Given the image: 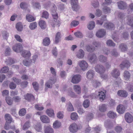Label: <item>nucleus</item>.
I'll use <instances>...</instances> for the list:
<instances>
[{
    "instance_id": "nucleus-27",
    "label": "nucleus",
    "mask_w": 133,
    "mask_h": 133,
    "mask_svg": "<svg viewBox=\"0 0 133 133\" xmlns=\"http://www.w3.org/2000/svg\"><path fill=\"white\" fill-rule=\"evenodd\" d=\"M5 118L6 121V123L10 124L12 121V118L9 114H6L5 115Z\"/></svg>"
},
{
    "instance_id": "nucleus-58",
    "label": "nucleus",
    "mask_w": 133,
    "mask_h": 133,
    "mask_svg": "<svg viewBox=\"0 0 133 133\" xmlns=\"http://www.w3.org/2000/svg\"><path fill=\"white\" fill-rule=\"evenodd\" d=\"M5 62H6V64L7 65H11L15 62V61L13 59L10 58H9L8 60L5 61Z\"/></svg>"
},
{
    "instance_id": "nucleus-8",
    "label": "nucleus",
    "mask_w": 133,
    "mask_h": 133,
    "mask_svg": "<svg viewBox=\"0 0 133 133\" xmlns=\"http://www.w3.org/2000/svg\"><path fill=\"white\" fill-rule=\"evenodd\" d=\"M118 8L120 9L124 10L126 9L127 4L124 1H121L117 2Z\"/></svg>"
},
{
    "instance_id": "nucleus-17",
    "label": "nucleus",
    "mask_w": 133,
    "mask_h": 133,
    "mask_svg": "<svg viewBox=\"0 0 133 133\" xmlns=\"http://www.w3.org/2000/svg\"><path fill=\"white\" fill-rule=\"evenodd\" d=\"M120 74L119 71L116 69H114L111 72L112 75L115 78L118 77L119 76Z\"/></svg>"
},
{
    "instance_id": "nucleus-37",
    "label": "nucleus",
    "mask_w": 133,
    "mask_h": 133,
    "mask_svg": "<svg viewBox=\"0 0 133 133\" xmlns=\"http://www.w3.org/2000/svg\"><path fill=\"white\" fill-rule=\"evenodd\" d=\"M127 23L129 25L133 23V17L131 15H128L127 16Z\"/></svg>"
},
{
    "instance_id": "nucleus-6",
    "label": "nucleus",
    "mask_w": 133,
    "mask_h": 133,
    "mask_svg": "<svg viewBox=\"0 0 133 133\" xmlns=\"http://www.w3.org/2000/svg\"><path fill=\"white\" fill-rule=\"evenodd\" d=\"M23 47L20 43L16 44L14 45L12 48L13 50L17 52H21L23 49Z\"/></svg>"
},
{
    "instance_id": "nucleus-47",
    "label": "nucleus",
    "mask_w": 133,
    "mask_h": 133,
    "mask_svg": "<svg viewBox=\"0 0 133 133\" xmlns=\"http://www.w3.org/2000/svg\"><path fill=\"white\" fill-rule=\"evenodd\" d=\"M9 70V68L8 66H5L2 68L0 71V72L1 73H5L8 72Z\"/></svg>"
},
{
    "instance_id": "nucleus-2",
    "label": "nucleus",
    "mask_w": 133,
    "mask_h": 133,
    "mask_svg": "<svg viewBox=\"0 0 133 133\" xmlns=\"http://www.w3.org/2000/svg\"><path fill=\"white\" fill-rule=\"evenodd\" d=\"M78 64L81 69L83 71H85L88 66V63L84 60L79 62Z\"/></svg>"
},
{
    "instance_id": "nucleus-31",
    "label": "nucleus",
    "mask_w": 133,
    "mask_h": 133,
    "mask_svg": "<svg viewBox=\"0 0 133 133\" xmlns=\"http://www.w3.org/2000/svg\"><path fill=\"white\" fill-rule=\"evenodd\" d=\"M123 76L124 79L127 80L130 78L131 74L128 71H125L124 72Z\"/></svg>"
},
{
    "instance_id": "nucleus-24",
    "label": "nucleus",
    "mask_w": 133,
    "mask_h": 133,
    "mask_svg": "<svg viewBox=\"0 0 133 133\" xmlns=\"http://www.w3.org/2000/svg\"><path fill=\"white\" fill-rule=\"evenodd\" d=\"M22 55L24 58H29L31 56V54L29 51L23 50L22 51Z\"/></svg>"
},
{
    "instance_id": "nucleus-44",
    "label": "nucleus",
    "mask_w": 133,
    "mask_h": 133,
    "mask_svg": "<svg viewBox=\"0 0 133 133\" xmlns=\"http://www.w3.org/2000/svg\"><path fill=\"white\" fill-rule=\"evenodd\" d=\"M37 24L36 22L30 23L29 26V28L32 30L35 29L37 26Z\"/></svg>"
},
{
    "instance_id": "nucleus-34",
    "label": "nucleus",
    "mask_w": 133,
    "mask_h": 133,
    "mask_svg": "<svg viewBox=\"0 0 133 133\" xmlns=\"http://www.w3.org/2000/svg\"><path fill=\"white\" fill-rule=\"evenodd\" d=\"M38 24L39 26L42 29H45L46 27V26L45 22L43 20L40 21Z\"/></svg>"
},
{
    "instance_id": "nucleus-54",
    "label": "nucleus",
    "mask_w": 133,
    "mask_h": 133,
    "mask_svg": "<svg viewBox=\"0 0 133 133\" xmlns=\"http://www.w3.org/2000/svg\"><path fill=\"white\" fill-rule=\"evenodd\" d=\"M71 119L73 120H77L78 117V116L77 114L75 112L71 113Z\"/></svg>"
},
{
    "instance_id": "nucleus-30",
    "label": "nucleus",
    "mask_w": 133,
    "mask_h": 133,
    "mask_svg": "<svg viewBox=\"0 0 133 133\" xmlns=\"http://www.w3.org/2000/svg\"><path fill=\"white\" fill-rule=\"evenodd\" d=\"M31 126L30 122L29 121H28L26 122L24 124L23 127V130H26L29 128Z\"/></svg>"
},
{
    "instance_id": "nucleus-11",
    "label": "nucleus",
    "mask_w": 133,
    "mask_h": 133,
    "mask_svg": "<svg viewBox=\"0 0 133 133\" xmlns=\"http://www.w3.org/2000/svg\"><path fill=\"white\" fill-rule=\"evenodd\" d=\"M95 74V71L92 70H90L87 72V78L88 79H91L93 78Z\"/></svg>"
},
{
    "instance_id": "nucleus-42",
    "label": "nucleus",
    "mask_w": 133,
    "mask_h": 133,
    "mask_svg": "<svg viewBox=\"0 0 133 133\" xmlns=\"http://www.w3.org/2000/svg\"><path fill=\"white\" fill-rule=\"evenodd\" d=\"M16 27L17 30L18 31H21L23 29V25L22 23L21 22L17 23L16 25Z\"/></svg>"
},
{
    "instance_id": "nucleus-61",
    "label": "nucleus",
    "mask_w": 133,
    "mask_h": 133,
    "mask_svg": "<svg viewBox=\"0 0 133 133\" xmlns=\"http://www.w3.org/2000/svg\"><path fill=\"white\" fill-rule=\"evenodd\" d=\"M111 55L113 56H117L118 55V54L117 51L116 49H113L111 52Z\"/></svg>"
},
{
    "instance_id": "nucleus-62",
    "label": "nucleus",
    "mask_w": 133,
    "mask_h": 133,
    "mask_svg": "<svg viewBox=\"0 0 133 133\" xmlns=\"http://www.w3.org/2000/svg\"><path fill=\"white\" fill-rule=\"evenodd\" d=\"M118 17L121 19H123L125 18V15L124 13L119 12L118 13Z\"/></svg>"
},
{
    "instance_id": "nucleus-26",
    "label": "nucleus",
    "mask_w": 133,
    "mask_h": 133,
    "mask_svg": "<svg viewBox=\"0 0 133 133\" xmlns=\"http://www.w3.org/2000/svg\"><path fill=\"white\" fill-rule=\"evenodd\" d=\"M102 10L103 12L105 14L110 13L111 10L110 7L106 6H103Z\"/></svg>"
},
{
    "instance_id": "nucleus-19",
    "label": "nucleus",
    "mask_w": 133,
    "mask_h": 133,
    "mask_svg": "<svg viewBox=\"0 0 133 133\" xmlns=\"http://www.w3.org/2000/svg\"><path fill=\"white\" fill-rule=\"evenodd\" d=\"M99 61L101 63H104L107 61V57L102 55H100L98 57Z\"/></svg>"
},
{
    "instance_id": "nucleus-15",
    "label": "nucleus",
    "mask_w": 133,
    "mask_h": 133,
    "mask_svg": "<svg viewBox=\"0 0 133 133\" xmlns=\"http://www.w3.org/2000/svg\"><path fill=\"white\" fill-rule=\"evenodd\" d=\"M125 110L124 107L122 104H119L117 107V111L120 114H123L125 112Z\"/></svg>"
},
{
    "instance_id": "nucleus-7",
    "label": "nucleus",
    "mask_w": 133,
    "mask_h": 133,
    "mask_svg": "<svg viewBox=\"0 0 133 133\" xmlns=\"http://www.w3.org/2000/svg\"><path fill=\"white\" fill-rule=\"evenodd\" d=\"M106 32L104 29H101L98 30L97 32L96 35L99 38H101L104 36L105 35Z\"/></svg>"
},
{
    "instance_id": "nucleus-43",
    "label": "nucleus",
    "mask_w": 133,
    "mask_h": 133,
    "mask_svg": "<svg viewBox=\"0 0 133 133\" xmlns=\"http://www.w3.org/2000/svg\"><path fill=\"white\" fill-rule=\"evenodd\" d=\"M50 40L49 38L48 37L45 38L43 40V44L45 46H48L50 43Z\"/></svg>"
},
{
    "instance_id": "nucleus-23",
    "label": "nucleus",
    "mask_w": 133,
    "mask_h": 133,
    "mask_svg": "<svg viewBox=\"0 0 133 133\" xmlns=\"http://www.w3.org/2000/svg\"><path fill=\"white\" fill-rule=\"evenodd\" d=\"M22 55L24 58H29L31 56V54L29 51L23 50L22 51Z\"/></svg>"
},
{
    "instance_id": "nucleus-32",
    "label": "nucleus",
    "mask_w": 133,
    "mask_h": 133,
    "mask_svg": "<svg viewBox=\"0 0 133 133\" xmlns=\"http://www.w3.org/2000/svg\"><path fill=\"white\" fill-rule=\"evenodd\" d=\"M74 89L75 91L78 94H79L81 93V88L80 86L77 85H74Z\"/></svg>"
},
{
    "instance_id": "nucleus-64",
    "label": "nucleus",
    "mask_w": 133,
    "mask_h": 133,
    "mask_svg": "<svg viewBox=\"0 0 133 133\" xmlns=\"http://www.w3.org/2000/svg\"><path fill=\"white\" fill-rule=\"evenodd\" d=\"M35 108L37 110L41 111L43 110L44 108L43 107L41 106L38 104H36L35 106Z\"/></svg>"
},
{
    "instance_id": "nucleus-40",
    "label": "nucleus",
    "mask_w": 133,
    "mask_h": 133,
    "mask_svg": "<svg viewBox=\"0 0 133 133\" xmlns=\"http://www.w3.org/2000/svg\"><path fill=\"white\" fill-rule=\"evenodd\" d=\"M85 48L87 51L90 52H93L95 50L94 47L88 45H86Z\"/></svg>"
},
{
    "instance_id": "nucleus-50",
    "label": "nucleus",
    "mask_w": 133,
    "mask_h": 133,
    "mask_svg": "<svg viewBox=\"0 0 133 133\" xmlns=\"http://www.w3.org/2000/svg\"><path fill=\"white\" fill-rule=\"evenodd\" d=\"M90 104V101L88 99L85 100L83 102V105L85 108H88Z\"/></svg>"
},
{
    "instance_id": "nucleus-33",
    "label": "nucleus",
    "mask_w": 133,
    "mask_h": 133,
    "mask_svg": "<svg viewBox=\"0 0 133 133\" xmlns=\"http://www.w3.org/2000/svg\"><path fill=\"white\" fill-rule=\"evenodd\" d=\"M108 116L110 118H114L116 117V113L112 111H109L107 114Z\"/></svg>"
},
{
    "instance_id": "nucleus-16",
    "label": "nucleus",
    "mask_w": 133,
    "mask_h": 133,
    "mask_svg": "<svg viewBox=\"0 0 133 133\" xmlns=\"http://www.w3.org/2000/svg\"><path fill=\"white\" fill-rule=\"evenodd\" d=\"M118 95L120 97H126L128 96V94L126 91L124 90H119L118 91Z\"/></svg>"
},
{
    "instance_id": "nucleus-51",
    "label": "nucleus",
    "mask_w": 133,
    "mask_h": 133,
    "mask_svg": "<svg viewBox=\"0 0 133 133\" xmlns=\"http://www.w3.org/2000/svg\"><path fill=\"white\" fill-rule=\"evenodd\" d=\"M106 44L109 46H115V44L111 40H108L107 41Z\"/></svg>"
},
{
    "instance_id": "nucleus-10",
    "label": "nucleus",
    "mask_w": 133,
    "mask_h": 133,
    "mask_svg": "<svg viewBox=\"0 0 133 133\" xmlns=\"http://www.w3.org/2000/svg\"><path fill=\"white\" fill-rule=\"evenodd\" d=\"M69 128L70 132L73 133L77 132L78 130V128L77 125L74 123L71 124Z\"/></svg>"
},
{
    "instance_id": "nucleus-52",
    "label": "nucleus",
    "mask_w": 133,
    "mask_h": 133,
    "mask_svg": "<svg viewBox=\"0 0 133 133\" xmlns=\"http://www.w3.org/2000/svg\"><path fill=\"white\" fill-rule=\"evenodd\" d=\"M26 111L25 109L22 108L21 109L19 112V115L21 116H24L26 113Z\"/></svg>"
},
{
    "instance_id": "nucleus-1",
    "label": "nucleus",
    "mask_w": 133,
    "mask_h": 133,
    "mask_svg": "<svg viewBox=\"0 0 133 133\" xmlns=\"http://www.w3.org/2000/svg\"><path fill=\"white\" fill-rule=\"evenodd\" d=\"M95 69L97 72L100 74H103L105 71V68L102 65H96L95 66Z\"/></svg>"
},
{
    "instance_id": "nucleus-57",
    "label": "nucleus",
    "mask_w": 133,
    "mask_h": 133,
    "mask_svg": "<svg viewBox=\"0 0 133 133\" xmlns=\"http://www.w3.org/2000/svg\"><path fill=\"white\" fill-rule=\"evenodd\" d=\"M75 36L78 38H81L83 37V35L82 33L80 31L77 32L74 34Z\"/></svg>"
},
{
    "instance_id": "nucleus-9",
    "label": "nucleus",
    "mask_w": 133,
    "mask_h": 133,
    "mask_svg": "<svg viewBox=\"0 0 133 133\" xmlns=\"http://www.w3.org/2000/svg\"><path fill=\"white\" fill-rule=\"evenodd\" d=\"M50 71L52 74L54 75L53 78L50 79V84H54L56 81V72L55 70L52 67L50 68Z\"/></svg>"
},
{
    "instance_id": "nucleus-48",
    "label": "nucleus",
    "mask_w": 133,
    "mask_h": 133,
    "mask_svg": "<svg viewBox=\"0 0 133 133\" xmlns=\"http://www.w3.org/2000/svg\"><path fill=\"white\" fill-rule=\"evenodd\" d=\"M68 106L67 108V110L69 111H74L73 107L70 102H69L68 103Z\"/></svg>"
},
{
    "instance_id": "nucleus-38",
    "label": "nucleus",
    "mask_w": 133,
    "mask_h": 133,
    "mask_svg": "<svg viewBox=\"0 0 133 133\" xmlns=\"http://www.w3.org/2000/svg\"><path fill=\"white\" fill-rule=\"evenodd\" d=\"M95 26V22L93 21H91L89 22L88 25V28L89 30H92L94 28Z\"/></svg>"
},
{
    "instance_id": "nucleus-25",
    "label": "nucleus",
    "mask_w": 133,
    "mask_h": 133,
    "mask_svg": "<svg viewBox=\"0 0 133 133\" xmlns=\"http://www.w3.org/2000/svg\"><path fill=\"white\" fill-rule=\"evenodd\" d=\"M25 98L28 101L34 100L35 98L34 96L31 94H27L24 96Z\"/></svg>"
},
{
    "instance_id": "nucleus-59",
    "label": "nucleus",
    "mask_w": 133,
    "mask_h": 133,
    "mask_svg": "<svg viewBox=\"0 0 133 133\" xmlns=\"http://www.w3.org/2000/svg\"><path fill=\"white\" fill-rule=\"evenodd\" d=\"M20 6L22 9H25L27 8L28 5L25 2H22L20 4Z\"/></svg>"
},
{
    "instance_id": "nucleus-20",
    "label": "nucleus",
    "mask_w": 133,
    "mask_h": 133,
    "mask_svg": "<svg viewBox=\"0 0 133 133\" xmlns=\"http://www.w3.org/2000/svg\"><path fill=\"white\" fill-rule=\"evenodd\" d=\"M130 65V63L128 61L126 60L123 61L120 65L121 68L123 69L124 67H128Z\"/></svg>"
},
{
    "instance_id": "nucleus-39",
    "label": "nucleus",
    "mask_w": 133,
    "mask_h": 133,
    "mask_svg": "<svg viewBox=\"0 0 133 133\" xmlns=\"http://www.w3.org/2000/svg\"><path fill=\"white\" fill-rule=\"evenodd\" d=\"M26 19L29 22L33 21L35 20V18L30 15H27L26 16Z\"/></svg>"
},
{
    "instance_id": "nucleus-36",
    "label": "nucleus",
    "mask_w": 133,
    "mask_h": 133,
    "mask_svg": "<svg viewBox=\"0 0 133 133\" xmlns=\"http://www.w3.org/2000/svg\"><path fill=\"white\" fill-rule=\"evenodd\" d=\"M107 106L105 104H103L99 105V111L102 112H104L107 110Z\"/></svg>"
},
{
    "instance_id": "nucleus-45",
    "label": "nucleus",
    "mask_w": 133,
    "mask_h": 133,
    "mask_svg": "<svg viewBox=\"0 0 133 133\" xmlns=\"http://www.w3.org/2000/svg\"><path fill=\"white\" fill-rule=\"evenodd\" d=\"M128 11V13L130 14L133 12V3H131L129 5Z\"/></svg>"
},
{
    "instance_id": "nucleus-56",
    "label": "nucleus",
    "mask_w": 133,
    "mask_h": 133,
    "mask_svg": "<svg viewBox=\"0 0 133 133\" xmlns=\"http://www.w3.org/2000/svg\"><path fill=\"white\" fill-rule=\"evenodd\" d=\"M102 14V11L99 9H97L96 10L95 14L97 17H100Z\"/></svg>"
},
{
    "instance_id": "nucleus-13",
    "label": "nucleus",
    "mask_w": 133,
    "mask_h": 133,
    "mask_svg": "<svg viewBox=\"0 0 133 133\" xmlns=\"http://www.w3.org/2000/svg\"><path fill=\"white\" fill-rule=\"evenodd\" d=\"M118 48L121 51L124 52L127 51L128 49L127 45L123 43L120 44L119 45Z\"/></svg>"
},
{
    "instance_id": "nucleus-12",
    "label": "nucleus",
    "mask_w": 133,
    "mask_h": 133,
    "mask_svg": "<svg viewBox=\"0 0 133 133\" xmlns=\"http://www.w3.org/2000/svg\"><path fill=\"white\" fill-rule=\"evenodd\" d=\"M125 118L126 121L129 123L133 121V117L129 113H127L125 114Z\"/></svg>"
},
{
    "instance_id": "nucleus-14",
    "label": "nucleus",
    "mask_w": 133,
    "mask_h": 133,
    "mask_svg": "<svg viewBox=\"0 0 133 133\" xmlns=\"http://www.w3.org/2000/svg\"><path fill=\"white\" fill-rule=\"evenodd\" d=\"M103 26L105 28L111 30H114L115 28L114 24L111 23H105L104 24Z\"/></svg>"
},
{
    "instance_id": "nucleus-53",
    "label": "nucleus",
    "mask_w": 133,
    "mask_h": 133,
    "mask_svg": "<svg viewBox=\"0 0 133 133\" xmlns=\"http://www.w3.org/2000/svg\"><path fill=\"white\" fill-rule=\"evenodd\" d=\"M32 85L34 88L35 90L36 91H37L39 89V84L37 82H34L32 83Z\"/></svg>"
},
{
    "instance_id": "nucleus-41",
    "label": "nucleus",
    "mask_w": 133,
    "mask_h": 133,
    "mask_svg": "<svg viewBox=\"0 0 133 133\" xmlns=\"http://www.w3.org/2000/svg\"><path fill=\"white\" fill-rule=\"evenodd\" d=\"M105 126L108 128H110L113 127V124L112 122L109 120H107L105 122Z\"/></svg>"
},
{
    "instance_id": "nucleus-4",
    "label": "nucleus",
    "mask_w": 133,
    "mask_h": 133,
    "mask_svg": "<svg viewBox=\"0 0 133 133\" xmlns=\"http://www.w3.org/2000/svg\"><path fill=\"white\" fill-rule=\"evenodd\" d=\"M57 8L56 5L54 4L51 5V15L53 18H58V16L57 13L56 12Z\"/></svg>"
},
{
    "instance_id": "nucleus-55",
    "label": "nucleus",
    "mask_w": 133,
    "mask_h": 133,
    "mask_svg": "<svg viewBox=\"0 0 133 133\" xmlns=\"http://www.w3.org/2000/svg\"><path fill=\"white\" fill-rule=\"evenodd\" d=\"M52 53L55 57H57L58 55V52L56 47H55L53 48L52 50Z\"/></svg>"
},
{
    "instance_id": "nucleus-28",
    "label": "nucleus",
    "mask_w": 133,
    "mask_h": 133,
    "mask_svg": "<svg viewBox=\"0 0 133 133\" xmlns=\"http://www.w3.org/2000/svg\"><path fill=\"white\" fill-rule=\"evenodd\" d=\"M54 20H52V24H51V26L53 28H54L56 25H57L59 27L60 25V23L58 20H57V18H53Z\"/></svg>"
},
{
    "instance_id": "nucleus-22",
    "label": "nucleus",
    "mask_w": 133,
    "mask_h": 133,
    "mask_svg": "<svg viewBox=\"0 0 133 133\" xmlns=\"http://www.w3.org/2000/svg\"><path fill=\"white\" fill-rule=\"evenodd\" d=\"M40 118L41 121L43 123H48L49 122V118L45 115L41 116Z\"/></svg>"
},
{
    "instance_id": "nucleus-63",
    "label": "nucleus",
    "mask_w": 133,
    "mask_h": 133,
    "mask_svg": "<svg viewBox=\"0 0 133 133\" xmlns=\"http://www.w3.org/2000/svg\"><path fill=\"white\" fill-rule=\"evenodd\" d=\"M12 79L17 84L19 85L21 83V80L20 79L14 77L12 78Z\"/></svg>"
},
{
    "instance_id": "nucleus-18",
    "label": "nucleus",
    "mask_w": 133,
    "mask_h": 133,
    "mask_svg": "<svg viewBox=\"0 0 133 133\" xmlns=\"http://www.w3.org/2000/svg\"><path fill=\"white\" fill-rule=\"evenodd\" d=\"M84 52L83 50L82 49H80L77 52L76 55L78 58L82 59L84 57Z\"/></svg>"
},
{
    "instance_id": "nucleus-49",
    "label": "nucleus",
    "mask_w": 133,
    "mask_h": 133,
    "mask_svg": "<svg viewBox=\"0 0 133 133\" xmlns=\"http://www.w3.org/2000/svg\"><path fill=\"white\" fill-rule=\"evenodd\" d=\"M7 103L9 105H11L13 103V101L11 98L10 97H6L5 99Z\"/></svg>"
},
{
    "instance_id": "nucleus-21",
    "label": "nucleus",
    "mask_w": 133,
    "mask_h": 133,
    "mask_svg": "<svg viewBox=\"0 0 133 133\" xmlns=\"http://www.w3.org/2000/svg\"><path fill=\"white\" fill-rule=\"evenodd\" d=\"M106 16L104 15L102 16L100 20H97L96 21V24L98 25H102L104 21L106 20Z\"/></svg>"
},
{
    "instance_id": "nucleus-5",
    "label": "nucleus",
    "mask_w": 133,
    "mask_h": 133,
    "mask_svg": "<svg viewBox=\"0 0 133 133\" xmlns=\"http://www.w3.org/2000/svg\"><path fill=\"white\" fill-rule=\"evenodd\" d=\"M88 59L91 64L95 63L97 61V57L95 54H92L89 56Z\"/></svg>"
},
{
    "instance_id": "nucleus-46",
    "label": "nucleus",
    "mask_w": 133,
    "mask_h": 133,
    "mask_svg": "<svg viewBox=\"0 0 133 133\" xmlns=\"http://www.w3.org/2000/svg\"><path fill=\"white\" fill-rule=\"evenodd\" d=\"M93 85L95 88H97L101 86V84L99 82L96 80H95L93 82Z\"/></svg>"
},
{
    "instance_id": "nucleus-35",
    "label": "nucleus",
    "mask_w": 133,
    "mask_h": 133,
    "mask_svg": "<svg viewBox=\"0 0 133 133\" xmlns=\"http://www.w3.org/2000/svg\"><path fill=\"white\" fill-rule=\"evenodd\" d=\"M61 123L59 121L56 120L53 124V127L54 128H58L61 127Z\"/></svg>"
},
{
    "instance_id": "nucleus-60",
    "label": "nucleus",
    "mask_w": 133,
    "mask_h": 133,
    "mask_svg": "<svg viewBox=\"0 0 133 133\" xmlns=\"http://www.w3.org/2000/svg\"><path fill=\"white\" fill-rule=\"evenodd\" d=\"M122 130V128L119 126H117L115 128V130L117 133L121 132Z\"/></svg>"
},
{
    "instance_id": "nucleus-29",
    "label": "nucleus",
    "mask_w": 133,
    "mask_h": 133,
    "mask_svg": "<svg viewBox=\"0 0 133 133\" xmlns=\"http://www.w3.org/2000/svg\"><path fill=\"white\" fill-rule=\"evenodd\" d=\"M99 94L98 95V97L99 100L101 101H103L105 97V94L103 91L98 92Z\"/></svg>"
},
{
    "instance_id": "nucleus-3",
    "label": "nucleus",
    "mask_w": 133,
    "mask_h": 133,
    "mask_svg": "<svg viewBox=\"0 0 133 133\" xmlns=\"http://www.w3.org/2000/svg\"><path fill=\"white\" fill-rule=\"evenodd\" d=\"M81 76L80 75H76L72 77L71 81L74 84H77L81 81Z\"/></svg>"
}]
</instances>
